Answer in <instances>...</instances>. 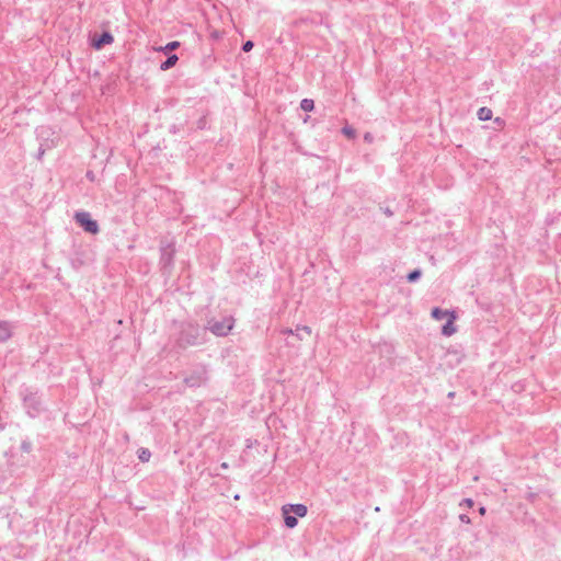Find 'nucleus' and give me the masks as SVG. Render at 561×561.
Instances as JSON below:
<instances>
[{
  "mask_svg": "<svg viewBox=\"0 0 561 561\" xmlns=\"http://www.w3.org/2000/svg\"><path fill=\"white\" fill-rule=\"evenodd\" d=\"M205 342V330L197 323L188 321L181 323L175 346L179 350H186L190 346L202 345Z\"/></svg>",
  "mask_w": 561,
  "mask_h": 561,
  "instance_id": "1",
  "label": "nucleus"
},
{
  "mask_svg": "<svg viewBox=\"0 0 561 561\" xmlns=\"http://www.w3.org/2000/svg\"><path fill=\"white\" fill-rule=\"evenodd\" d=\"M234 325V319L233 317H224L219 320L217 319H210L207 321V324L205 327V331H210L216 336H227Z\"/></svg>",
  "mask_w": 561,
  "mask_h": 561,
  "instance_id": "2",
  "label": "nucleus"
},
{
  "mask_svg": "<svg viewBox=\"0 0 561 561\" xmlns=\"http://www.w3.org/2000/svg\"><path fill=\"white\" fill-rule=\"evenodd\" d=\"M23 405L31 417L37 416L43 411V403L37 392L26 388L22 392Z\"/></svg>",
  "mask_w": 561,
  "mask_h": 561,
  "instance_id": "3",
  "label": "nucleus"
},
{
  "mask_svg": "<svg viewBox=\"0 0 561 561\" xmlns=\"http://www.w3.org/2000/svg\"><path fill=\"white\" fill-rule=\"evenodd\" d=\"M175 249L172 243L161 242L160 245V265L162 271L169 272L173 266V257H174Z\"/></svg>",
  "mask_w": 561,
  "mask_h": 561,
  "instance_id": "4",
  "label": "nucleus"
},
{
  "mask_svg": "<svg viewBox=\"0 0 561 561\" xmlns=\"http://www.w3.org/2000/svg\"><path fill=\"white\" fill-rule=\"evenodd\" d=\"M75 220L84 231L93 234L99 232L98 222L91 218L88 211H77L75 214Z\"/></svg>",
  "mask_w": 561,
  "mask_h": 561,
  "instance_id": "5",
  "label": "nucleus"
},
{
  "mask_svg": "<svg viewBox=\"0 0 561 561\" xmlns=\"http://www.w3.org/2000/svg\"><path fill=\"white\" fill-rule=\"evenodd\" d=\"M206 381V370L205 368H199L194 371L192 375L184 379L186 386L194 388L199 387Z\"/></svg>",
  "mask_w": 561,
  "mask_h": 561,
  "instance_id": "6",
  "label": "nucleus"
},
{
  "mask_svg": "<svg viewBox=\"0 0 561 561\" xmlns=\"http://www.w3.org/2000/svg\"><path fill=\"white\" fill-rule=\"evenodd\" d=\"M114 41L113 35L108 32H103L98 38L93 39V47L101 49L103 46L111 44Z\"/></svg>",
  "mask_w": 561,
  "mask_h": 561,
  "instance_id": "7",
  "label": "nucleus"
},
{
  "mask_svg": "<svg viewBox=\"0 0 561 561\" xmlns=\"http://www.w3.org/2000/svg\"><path fill=\"white\" fill-rule=\"evenodd\" d=\"M282 511H283L284 523H285L286 527H288V528L296 527L298 524V519L296 516L290 515V511H289L288 506H283Z\"/></svg>",
  "mask_w": 561,
  "mask_h": 561,
  "instance_id": "8",
  "label": "nucleus"
},
{
  "mask_svg": "<svg viewBox=\"0 0 561 561\" xmlns=\"http://www.w3.org/2000/svg\"><path fill=\"white\" fill-rule=\"evenodd\" d=\"M290 513H294L298 517H305L307 515L308 508L304 504H287Z\"/></svg>",
  "mask_w": 561,
  "mask_h": 561,
  "instance_id": "9",
  "label": "nucleus"
},
{
  "mask_svg": "<svg viewBox=\"0 0 561 561\" xmlns=\"http://www.w3.org/2000/svg\"><path fill=\"white\" fill-rule=\"evenodd\" d=\"M450 319L443 325L442 333L446 336H450L456 332V327L454 325L455 316L453 313L449 314Z\"/></svg>",
  "mask_w": 561,
  "mask_h": 561,
  "instance_id": "10",
  "label": "nucleus"
},
{
  "mask_svg": "<svg viewBox=\"0 0 561 561\" xmlns=\"http://www.w3.org/2000/svg\"><path fill=\"white\" fill-rule=\"evenodd\" d=\"M178 60H179L178 55L172 54L163 62H161L160 69L162 71H167V70L171 69L172 67H174L175 64L178 62Z\"/></svg>",
  "mask_w": 561,
  "mask_h": 561,
  "instance_id": "11",
  "label": "nucleus"
},
{
  "mask_svg": "<svg viewBox=\"0 0 561 561\" xmlns=\"http://www.w3.org/2000/svg\"><path fill=\"white\" fill-rule=\"evenodd\" d=\"M11 337V329L8 322H0V342H5Z\"/></svg>",
  "mask_w": 561,
  "mask_h": 561,
  "instance_id": "12",
  "label": "nucleus"
},
{
  "mask_svg": "<svg viewBox=\"0 0 561 561\" xmlns=\"http://www.w3.org/2000/svg\"><path fill=\"white\" fill-rule=\"evenodd\" d=\"M294 335L298 339V340H304L305 339V335L307 336H310L311 335V329L307 325H301V327H297L296 330H295V333Z\"/></svg>",
  "mask_w": 561,
  "mask_h": 561,
  "instance_id": "13",
  "label": "nucleus"
},
{
  "mask_svg": "<svg viewBox=\"0 0 561 561\" xmlns=\"http://www.w3.org/2000/svg\"><path fill=\"white\" fill-rule=\"evenodd\" d=\"M449 314H450V312H449V311H447V310H443V309H440V308H438V307H436V308H434V309L432 310V317H433L434 319H436V320H443V319H445V318H446L447 316H449Z\"/></svg>",
  "mask_w": 561,
  "mask_h": 561,
  "instance_id": "14",
  "label": "nucleus"
},
{
  "mask_svg": "<svg viewBox=\"0 0 561 561\" xmlns=\"http://www.w3.org/2000/svg\"><path fill=\"white\" fill-rule=\"evenodd\" d=\"M180 47V42L173 41L168 43L165 46L159 47L158 51H163L164 54H168L171 50H175Z\"/></svg>",
  "mask_w": 561,
  "mask_h": 561,
  "instance_id": "15",
  "label": "nucleus"
},
{
  "mask_svg": "<svg viewBox=\"0 0 561 561\" xmlns=\"http://www.w3.org/2000/svg\"><path fill=\"white\" fill-rule=\"evenodd\" d=\"M492 117V111L489 107H481L478 111V118L480 121H488Z\"/></svg>",
  "mask_w": 561,
  "mask_h": 561,
  "instance_id": "16",
  "label": "nucleus"
},
{
  "mask_svg": "<svg viewBox=\"0 0 561 561\" xmlns=\"http://www.w3.org/2000/svg\"><path fill=\"white\" fill-rule=\"evenodd\" d=\"M314 107V102L311 99H304L300 102V108L305 112H311Z\"/></svg>",
  "mask_w": 561,
  "mask_h": 561,
  "instance_id": "17",
  "label": "nucleus"
},
{
  "mask_svg": "<svg viewBox=\"0 0 561 561\" xmlns=\"http://www.w3.org/2000/svg\"><path fill=\"white\" fill-rule=\"evenodd\" d=\"M150 457H151V453H150L149 449H147V448H139L138 449V458H139V460L141 462L149 461Z\"/></svg>",
  "mask_w": 561,
  "mask_h": 561,
  "instance_id": "18",
  "label": "nucleus"
},
{
  "mask_svg": "<svg viewBox=\"0 0 561 561\" xmlns=\"http://www.w3.org/2000/svg\"><path fill=\"white\" fill-rule=\"evenodd\" d=\"M421 276H422V271L416 268L407 275V279L409 283H414V282L419 280Z\"/></svg>",
  "mask_w": 561,
  "mask_h": 561,
  "instance_id": "19",
  "label": "nucleus"
},
{
  "mask_svg": "<svg viewBox=\"0 0 561 561\" xmlns=\"http://www.w3.org/2000/svg\"><path fill=\"white\" fill-rule=\"evenodd\" d=\"M342 133L348 137V138H354L355 137V129L351 126H344L342 128Z\"/></svg>",
  "mask_w": 561,
  "mask_h": 561,
  "instance_id": "20",
  "label": "nucleus"
},
{
  "mask_svg": "<svg viewBox=\"0 0 561 561\" xmlns=\"http://www.w3.org/2000/svg\"><path fill=\"white\" fill-rule=\"evenodd\" d=\"M21 449L24 453H30L32 450V443L28 442V440H23L22 444H21Z\"/></svg>",
  "mask_w": 561,
  "mask_h": 561,
  "instance_id": "21",
  "label": "nucleus"
},
{
  "mask_svg": "<svg viewBox=\"0 0 561 561\" xmlns=\"http://www.w3.org/2000/svg\"><path fill=\"white\" fill-rule=\"evenodd\" d=\"M253 46H254V44H253V42H252V41H247V42H244V43H243V45H242V50H243L244 53H248V51H250V50L253 48Z\"/></svg>",
  "mask_w": 561,
  "mask_h": 561,
  "instance_id": "22",
  "label": "nucleus"
},
{
  "mask_svg": "<svg viewBox=\"0 0 561 561\" xmlns=\"http://www.w3.org/2000/svg\"><path fill=\"white\" fill-rule=\"evenodd\" d=\"M459 519H460L462 523H466V524H469V523L471 522V520H470V518H469V516H468V515H466V514H461V515L459 516Z\"/></svg>",
  "mask_w": 561,
  "mask_h": 561,
  "instance_id": "23",
  "label": "nucleus"
},
{
  "mask_svg": "<svg viewBox=\"0 0 561 561\" xmlns=\"http://www.w3.org/2000/svg\"><path fill=\"white\" fill-rule=\"evenodd\" d=\"M462 503L466 504L468 507H471L473 505V501L471 499H465Z\"/></svg>",
  "mask_w": 561,
  "mask_h": 561,
  "instance_id": "24",
  "label": "nucleus"
},
{
  "mask_svg": "<svg viewBox=\"0 0 561 561\" xmlns=\"http://www.w3.org/2000/svg\"><path fill=\"white\" fill-rule=\"evenodd\" d=\"M295 331H293L291 329H284L282 330V334H291L294 335Z\"/></svg>",
  "mask_w": 561,
  "mask_h": 561,
  "instance_id": "25",
  "label": "nucleus"
},
{
  "mask_svg": "<svg viewBox=\"0 0 561 561\" xmlns=\"http://www.w3.org/2000/svg\"><path fill=\"white\" fill-rule=\"evenodd\" d=\"M87 178H88V179H90V180H93V179H94V175H93V173H92L91 171H89V172L87 173Z\"/></svg>",
  "mask_w": 561,
  "mask_h": 561,
  "instance_id": "26",
  "label": "nucleus"
},
{
  "mask_svg": "<svg viewBox=\"0 0 561 561\" xmlns=\"http://www.w3.org/2000/svg\"><path fill=\"white\" fill-rule=\"evenodd\" d=\"M364 138H365V140H367V141H370V140H371V136H370V134H368V133L365 135V137H364Z\"/></svg>",
  "mask_w": 561,
  "mask_h": 561,
  "instance_id": "27",
  "label": "nucleus"
},
{
  "mask_svg": "<svg viewBox=\"0 0 561 561\" xmlns=\"http://www.w3.org/2000/svg\"><path fill=\"white\" fill-rule=\"evenodd\" d=\"M479 512H480V514H482V515H483V514L485 513V507H483V506H482V507H480Z\"/></svg>",
  "mask_w": 561,
  "mask_h": 561,
  "instance_id": "28",
  "label": "nucleus"
},
{
  "mask_svg": "<svg viewBox=\"0 0 561 561\" xmlns=\"http://www.w3.org/2000/svg\"><path fill=\"white\" fill-rule=\"evenodd\" d=\"M221 468L227 469V468H228V463L222 462V463H221Z\"/></svg>",
  "mask_w": 561,
  "mask_h": 561,
  "instance_id": "29",
  "label": "nucleus"
},
{
  "mask_svg": "<svg viewBox=\"0 0 561 561\" xmlns=\"http://www.w3.org/2000/svg\"><path fill=\"white\" fill-rule=\"evenodd\" d=\"M454 396H455V393H454V392H449V393H448V397H449V398H453Z\"/></svg>",
  "mask_w": 561,
  "mask_h": 561,
  "instance_id": "30",
  "label": "nucleus"
}]
</instances>
